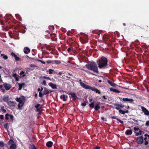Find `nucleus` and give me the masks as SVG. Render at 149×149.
I'll return each instance as SVG.
<instances>
[{"mask_svg": "<svg viewBox=\"0 0 149 149\" xmlns=\"http://www.w3.org/2000/svg\"><path fill=\"white\" fill-rule=\"evenodd\" d=\"M108 62L107 58L102 56L100 59L97 61V63L100 69H105L107 67Z\"/></svg>", "mask_w": 149, "mask_h": 149, "instance_id": "nucleus-1", "label": "nucleus"}, {"mask_svg": "<svg viewBox=\"0 0 149 149\" xmlns=\"http://www.w3.org/2000/svg\"><path fill=\"white\" fill-rule=\"evenodd\" d=\"M86 68L89 70L93 71L94 72L98 74V68L96 64L92 61L85 65Z\"/></svg>", "mask_w": 149, "mask_h": 149, "instance_id": "nucleus-2", "label": "nucleus"}, {"mask_svg": "<svg viewBox=\"0 0 149 149\" xmlns=\"http://www.w3.org/2000/svg\"><path fill=\"white\" fill-rule=\"evenodd\" d=\"M114 105L115 107V109L117 110H119L120 109H122L124 107V105L122 104H121L120 103V104H119L116 103L114 104Z\"/></svg>", "mask_w": 149, "mask_h": 149, "instance_id": "nucleus-3", "label": "nucleus"}, {"mask_svg": "<svg viewBox=\"0 0 149 149\" xmlns=\"http://www.w3.org/2000/svg\"><path fill=\"white\" fill-rule=\"evenodd\" d=\"M79 83L80 86L85 89L90 90L91 88V86L85 84L82 82H80Z\"/></svg>", "mask_w": 149, "mask_h": 149, "instance_id": "nucleus-4", "label": "nucleus"}, {"mask_svg": "<svg viewBox=\"0 0 149 149\" xmlns=\"http://www.w3.org/2000/svg\"><path fill=\"white\" fill-rule=\"evenodd\" d=\"M88 38L87 36L85 37H81L80 38V40L81 42L83 44H85L88 42Z\"/></svg>", "mask_w": 149, "mask_h": 149, "instance_id": "nucleus-5", "label": "nucleus"}, {"mask_svg": "<svg viewBox=\"0 0 149 149\" xmlns=\"http://www.w3.org/2000/svg\"><path fill=\"white\" fill-rule=\"evenodd\" d=\"M122 101H123L125 102H129V103H132L134 101V100L132 99H130L127 98H123L122 99Z\"/></svg>", "mask_w": 149, "mask_h": 149, "instance_id": "nucleus-6", "label": "nucleus"}, {"mask_svg": "<svg viewBox=\"0 0 149 149\" xmlns=\"http://www.w3.org/2000/svg\"><path fill=\"white\" fill-rule=\"evenodd\" d=\"M141 109L142 111L144 114L147 116L149 115V111L145 107H141Z\"/></svg>", "mask_w": 149, "mask_h": 149, "instance_id": "nucleus-7", "label": "nucleus"}, {"mask_svg": "<svg viewBox=\"0 0 149 149\" xmlns=\"http://www.w3.org/2000/svg\"><path fill=\"white\" fill-rule=\"evenodd\" d=\"M137 143L139 144H141L143 141V138L142 136H139L137 138Z\"/></svg>", "mask_w": 149, "mask_h": 149, "instance_id": "nucleus-8", "label": "nucleus"}, {"mask_svg": "<svg viewBox=\"0 0 149 149\" xmlns=\"http://www.w3.org/2000/svg\"><path fill=\"white\" fill-rule=\"evenodd\" d=\"M3 85L6 90L7 91L9 90L11 87V86L10 84H8L6 83H4Z\"/></svg>", "mask_w": 149, "mask_h": 149, "instance_id": "nucleus-9", "label": "nucleus"}, {"mask_svg": "<svg viewBox=\"0 0 149 149\" xmlns=\"http://www.w3.org/2000/svg\"><path fill=\"white\" fill-rule=\"evenodd\" d=\"M51 34L49 31L47 30L45 31V36L46 38H49L51 36Z\"/></svg>", "mask_w": 149, "mask_h": 149, "instance_id": "nucleus-10", "label": "nucleus"}, {"mask_svg": "<svg viewBox=\"0 0 149 149\" xmlns=\"http://www.w3.org/2000/svg\"><path fill=\"white\" fill-rule=\"evenodd\" d=\"M69 95H71L72 97L73 98V100H76L77 98L75 93H69Z\"/></svg>", "mask_w": 149, "mask_h": 149, "instance_id": "nucleus-11", "label": "nucleus"}, {"mask_svg": "<svg viewBox=\"0 0 149 149\" xmlns=\"http://www.w3.org/2000/svg\"><path fill=\"white\" fill-rule=\"evenodd\" d=\"M8 105L10 107H13L15 106V103L14 102L9 101L7 102Z\"/></svg>", "mask_w": 149, "mask_h": 149, "instance_id": "nucleus-12", "label": "nucleus"}, {"mask_svg": "<svg viewBox=\"0 0 149 149\" xmlns=\"http://www.w3.org/2000/svg\"><path fill=\"white\" fill-rule=\"evenodd\" d=\"M91 88L90 89V90H91L92 91H94L96 93H98L99 94H100L101 93L100 91L99 90L95 88V87L93 88L91 87Z\"/></svg>", "mask_w": 149, "mask_h": 149, "instance_id": "nucleus-13", "label": "nucleus"}, {"mask_svg": "<svg viewBox=\"0 0 149 149\" xmlns=\"http://www.w3.org/2000/svg\"><path fill=\"white\" fill-rule=\"evenodd\" d=\"M60 98L63 100L64 101H65L67 100V98L68 97V96L66 95V96L64 94L61 95L60 97Z\"/></svg>", "mask_w": 149, "mask_h": 149, "instance_id": "nucleus-14", "label": "nucleus"}, {"mask_svg": "<svg viewBox=\"0 0 149 149\" xmlns=\"http://www.w3.org/2000/svg\"><path fill=\"white\" fill-rule=\"evenodd\" d=\"M52 92V91H51L50 90H47L46 89V88H44V90L43 91V95H47V94H49L51 92Z\"/></svg>", "mask_w": 149, "mask_h": 149, "instance_id": "nucleus-15", "label": "nucleus"}, {"mask_svg": "<svg viewBox=\"0 0 149 149\" xmlns=\"http://www.w3.org/2000/svg\"><path fill=\"white\" fill-rule=\"evenodd\" d=\"M9 96L8 95H5L3 96V100L7 103L9 100Z\"/></svg>", "mask_w": 149, "mask_h": 149, "instance_id": "nucleus-16", "label": "nucleus"}, {"mask_svg": "<svg viewBox=\"0 0 149 149\" xmlns=\"http://www.w3.org/2000/svg\"><path fill=\"white\" fill-rule=\"evenodd\" d=\"M24 53L26 54H28L30 52V49L27 47L24 48Z\"/></svg>", "mask_w": 149, "mask_h": 149, "instance_id": "nucleus-17", "label": "nucleus"}, {"mask_svg": "<svg viewBox=\"0 0 149 149\" xmlns=\"http://www.w3.org/2000/svg\"><path fill=\"white\" fill-rule=\"evenodd\" d=\"M49 86L51 87L53 89L57 88L56 85L55 84H53V83L52 82L49 83Z\"/></svg>", "mask_w": 149, "mask_h": 149, "instance_id": "nucleus-18", "label": "nucleus"}, {"mask_svg": "<svg viewBox=\"0 0 149 149\" xmlns=\"http://www.w3.org/2000/svg\"><path fill=\"white\" fill-rule=\"evenodd\" d=\"M100 102H98L96 104V105L94 109L95 111H97L98 109H100Z\"/></svg>", "mask_w": 149, "mask_h": 149, "instance_id": "nucleus-19", "label": "nucleus"}, {"mask_svg": "<svg viewBox=\"0 0 149 149\" xmlns=\"http://www.w3.org/2000/svg\"><path fill=\"white\" fill-rule=\"evenodd\" d=\"M18 84L19 86V87L18 88V90H20L22 89V87L25 86V84L24 83H22L21 84H19V83H17Z\"/></svg>", "mask_w": 149, "mask_h": 149, "instance_id": "nucleus-20", "label": "nucleus"}, {"mask_svg": "<svg viewBox=\"0 0 149 149\" xmlns=\"http://www.w3.org/2000/svg\"><path fill=\"white\" fill-rule=\"evenodd\" d=\"M53 145V143L51 141H49L47 142L46 144V146L49 147L51 148L52 147Z\"/></svg>", "mask_w": 149, "mask_h": 149, "instance_id": "nucleus-21", "label": "nucleus"}, {"mask_svg": "<svg viewBox=\"0 0 149 149\" xmlns=\"http://www.w3.org/2000/svg\"><path fill=\"white\" fill-rule=\"evenodd\" d=\"M132 133V130H127L125 132V133L127 135H131Z\"/></svg>", "mask_w": 149, "mask_h": 149, "instance_id": "nucleus-22", "label": "nucleus"}, {"mask_svg": "<svg viewBox=\"0 0 149 149\" xmlns=\"http://www.w3.org/2000/svg\"><path fill=\"white\" fill-rule=\"evenodd\" d=\"M15 100L18 102H24L23 99L21 97H17L16 99Z\"/></svg>", "mask_w": 149, "mask_h": 149, "instance_id": "nucleus-23", "label": "nucleus"}, {"mask_svg": "<svg viewBox=\"0 0 149 149\" xmlns=\"http://www.w3.org/2000/svg\"><path fill=\"white\" fill-rule=\"evenodd\" d=\"M107 82L111 86L115 87L116 85V84L115 83L112 82L111 81L109 80H107Z\"/></svg>", "mask_w": 149, "mask_h": 149, "instance_id": "nucleus-24", "label": "nucleus"}, {"mask_svg": "<svg viewBox=\"0 0 149 149\" xmlns=\"http://www.w3.org/2000/svg\"><path fill=\"white\" fill-rule=\"evenodd\" d=\"M110 90L111 91H112L116 93H120V91L118 90L113 88H110Z\"/></svg>", "mask_w": 149, "mask_h": 149, "instance_id": "nucleus-25", "label": "nucleus"}, {"mask_svg": "<svg viewBox=\"0 0 149 149\" xmlns=\"http://www.w3.org/2000/svg\"><path fill=\"white\" fill-rule=\"evenodd\" d=\"M140 28L142 29L146 30L147 31L148 29V26L146 25H141V26L140 27Z\"/></svg>", "mask_w": 149, "mask_h": 149, "instance_id": "nucleus-26", "label": "nucleus"}, {"mask_svg": "<svg viewBox=\"0 0 149 149\" xmlns=\"http://www.w3.org/2000/svg\"><path fill=\"white\" fill-rule=\"evenodd\" d=\"M19 103L17 105V107L19 109H20L22 107L24 103V102H19Z\"/></svg>", "mask_w": 149, "mask_h": 149, "instance_id": "nucleus-27", "label": "nucleus"}, {"mask_svg": "<svg viewBox=\"0 0 149 149\" xmlns=\"http://www.w3.org/2000/svg\"><path fill=\"white\" fill-rule=\"evenodd\" d=\"M16 148V146L15 144H12L10 147V149H15Z\"/></svg>", "mask_w": 149, "mask_h": 149, "instance_id": "nucleus-28", "label": "nucleus"}, {"mask_svg": "<svg viewBox=\"0 0 149 149\" xmlns=\"http://www.w3.org/2000/svg\"><path fill=\"white\" fill-rule=\"evenodd\" d=\"M29 149H37L35 145L32 144L29 146Z\"/></svg>", "mask_w": 149, "mask_h": 149, "instance_id": "nucleus-29", "label": "nucleus"}, {"mask_svg": "<svg viewBox=\"0 0 149 149\" xmlns=\"http://www.w3.org/2000/svg\"><path fill=\"white\" fill-rule=\"evenodd\" d=\"M61 63V62L59 60H54L53 61V64H60Z\"/></svg>", "mask_w": 149, "mask_h": 149, "instance_id": "nucleus-30", "label": "nucleus"}, {"mask_svg": "<svg viewBox=\"0 0 149 149\" xmlns=\"http://www.w3.org/2000/svg\"><path fill=\"white\" fill-rule=\"evenodd\" d=\"M1 56L3 57V58L5 60H7L8 58V57L7 55H5L3 54H1Z\"/></svg>", "mask_w": 149, "mask_h": 149, "instance_id": "nucleus-31", "label": "nucleus"}, {"mask_svg": "<svg viewBox=\"0 0 149 149\" xmlns=\"http://www.w3.org/2000/svg\"><path fill=\"white\" fill-rule=\"evenodd\" d=\"M89 106L91 108H93L94 107V102H93L89 104Z\"/></svg>", "mask_w": 149, "mask_h": 149, "instance_id": "nucleus-32", "label": "nucleus"}, {"mask_svg": "<svg viewBox=\"0 0 149 149\" xmlns=\"http://www.w3.org/2000/svg\"><path fill=\"white\" fill-rule=\"evenodd\" d=\"M92 33L93 34H98L99 35L100 34V33L98 31H92Z\"/></svg>", "mask_w": 149, "mask_h": 149, "instance_id": "nucleus-33", "label": "nucleus"}, {"mask_svg": "<svg viewBox=\"0 0 149 149\" xmlns=\"http://www.w3.org/2000/svg\"><path fill=\"white\" fill-rule=\"evenodd\" d=\"M142 131L140 130L139 131V132L136 133V132H135L136 133V136H138L139 135H141V134Z\"/></svg>", "mask_w": 149, "mask_h": 149, "instance_id": "nucleus-34", "label": "nucleus"}, {"mask_svg": "<svg viewBox=\"0 0 149 149\" xmlns=\"http://www.w3.org/2000/svg\"><path fill=\"white\" fill-rule=\"evenodd\" d=\"M3 86L1 85H0V89L1 90V91L4 92L5 91V90L3 88Z\"/></svg>", "mask_w": 149, "mask_h": 149, "instance_id": "nucleus-35", "label": "nucleus"}, {"mask_svg": "<svg viewBox=\"0 0 149 149\" xmlns=\"http://www.w3.org/2000/svg\"><path fill=\"white\" fill-rule=\"evenodd\" d=\"M54 71V70L52 69H50L49 70V73L50 74H53V72Z\"/></svg>", "mask_w": 149, "mask_h": 149, "instance_id": "nucleus-36", "label": "nucleus"}, {"mask_svg": "<svg viewBox=\"0 0 149 149\" xmlns=\"http://www.w3.org/2000/svg\"><path fill=\"white\" fill-rule=\"evenodd\" d=\"M9 144L10 145H12L14 143V141L12 139H10L8 141Z\"/></svg>", "mask_w": 149, "mask_h": 149, "instance_id": "nucleus-37", "label": "nucleus"}, {"mask_svg": "<svg viewBox=\"0 0 149 149\" xmlns=\"http://www.w3.org/2000/svg\"><path fill=\"white\" fill-rule=\"evenodd\" d=\"M46 63L48 64L52 63L53 64V61L49 60L46 61Z\"/></svg>", "mask_w": 149, "mask_h": 149, "instance_id": "nucleus-38", "label": "nucleus"}, {"mask_svg": "<svg viewBox=\"0 0 149 149\" xmlns=\"http://www.w3.org/2000/svg\"><path fill=\"white\" fill-rule=\"evenodd\" d=\"M8 123H6L4 125V128L6 130H8Z\"/></svg>", "mask_w": 149, "mask_h": 149, "instance_id": "nucleus-39", "label": "nucleus"}, {"mask_svg": "<svg viewBox=\"0 0 149 149\" xmlns=\"http://www.w3.org/2000/svg\"><path fill=\"white\" fill-rule=\"evenodd\" d=\"M15 60L16 61H19V60H20L19 58V57L17 56L15 57Z\"/></svg>", "mask_w": 149, "mask_h": 149, "instance_id": "nucleus-40", "label": "nucleus"}, {"mask_svg": "<svg viewBox=\"0 0 149 149\" xmlns=\"http://www.w3.org/2000/svg\"><path fill=\"white\" fill-rule=\"evenodd\" d=\"M15 60L16 61H19V60H20L19 58V57L17 56L15 57Z\"/></svg>", "mask_w": 149, "mask_h": 149, "instance_id": "nucleus-41", "label": "nucleus"}, {"mask_svg": "<svg viewBox=\"0 0 149 149\" xmlns=\"http://www.w3.org/2000/svg\"><path fill=\"white\" fill-rule=\"evenodd\" d=\"M43 93H42L41 92H39V96L40 97H42L43 96Z\"/></svg>", "mask_w": 149, "mask_h": 149, "instance_id": "nucleus-42", "label": "nucleus"}, {"mask_svg": "<svg viewBox=\"0 0 149 149\" xmlns=\"http://www.w3.org/2000/svg\"><path fill=\"white\" fill-rule=\"evenodd\" d=\"M119 112L120 113H121L122 114H125L124 111H123L121 109H119Z\"/></svg>", "mask_w": 149, "mask_h": 149, "instance_id": "nucleus-43", "label": "nucleus"}, {"mask_svg": "<svg viewBox=\"0 0 149 149\" xmlns=\"http://www.w3.org/2000/svg\"><path fill=\"white\" fill-rule=\"evenodd\" d=\"M86 102H84L81 104V105L83 107H85L86 105Z\"/></svg>", "mask_w": 149, "mask_h": 149, "instance_id": "nucleus-44", "label": "nucleus"}, {"mask_svg": "<svg viewBox=\"0 0 149 149\" xmlns=\"http://www.w3.org/2000/svg\"><path fill=\"white\" fill-rule=\"evenodd\" d=\"M41 84L42 85H44L45 86H46L47 85L45 80L43 81L42 83H41Z\"/></svg>", "mask_w": 149, "mask_h": 149, "instance_id": "nucleus-45", "label": "nucleus"}, {"mask_svg": "<svg viewBox=\"0 0 149 149\" xmlns=\"http://www.w3.org/2000/svg\"><path fill=\"white\" fill-rule=\"evenodd\" d=\"M9 115L8 113H6L5 115V119L6 120H8L9 119L8 116Z\"/></svg>", "mask_w": 149, "mask_h": 149, "instance_id": "nucleus-46", "label": "nucleus"}, {"mask_svg": "<svg viewBox=\"0 0 149 149\" xmlns=\"http://www.w3.org/2000/svg\"><path fill=\"white\" fill-rule=\"evenodd\" d=\"M37 61L38 62H41V63H42V64H45V62L44 61L38 59L37 60Z\"/></svg>", "mask_w": 149, "mask_h": 149, "instance_id": "nucleus-47", "label": "nucleus"}, {"mask_svg": "<svg viewBox=\"0 0 149 149\" xmlns=\"http://www.w3.org/2000/svg\"><path fill=\"white\" fill-rule=\"evenodd\" d=\"M12 56H14V58L17 56V55L15 54L13 52H12L11 53V54H10Z\"/></svg>", "mask_w": 149, "mask_h": 149, "instance_id": "nucleus-48", "label": "nucleus"}, {"mask_svg": "<svg viewBox=\"0 0 149 149\" xmlns=\"http://www.w3.org/2000/svg\"><path fill=\"white\" fill-rule=\"evenodd\" d=\"M117 120L120 123H121L123 125L124 123L123 121L121 120L119 118H118V119H117Z\"/></svg>", "mask_w": 149, "mask_h": 149, "instance_id": "nucleus-49", "label": "nucleus"}, {"mask_svg": "<svg viewBox=\"0 0 149 149\" xmlns=\"http://www.w3.org/2000/svg\"><path fill=\"white\" fill-rule=\"evenodd\" d=\"M49 28L51 30H53L54 29V26H49Z\"/></svg>", "mask_w": 149, "mask_h": 149, "instance_id": "nucleus-50", "label": "nucleus"}, {"mask_svg": "<svg viewBox=\"0 0 149 149\" xmlns=\"http://www.w3.org/2000/svg\"><path fill=\"white\" fill-rule=\"evenodd\" d=\"M43 88L42 87H41V88H38V92H41L43 90Z\"/></svg>", "mask_w": 149, "mask_h": 149, "instance_id": "nucleus-51", "label": "nucleus"}, {"mask_svg": "<svg viewBox=\"0 0 149 149\" xmlns=\"http://www.w3.org/2000/svg\"><path fill=\"white\" fill-rule=\"evenodd\" d=\"M4 146V144L2 141H0V146L3 147Z\"/></svg>", "mask_w": 149, "mask_h": 149, "instance_id": "nucleus-52", "label": "nucleus"}, {"mask_svg": "<svg viewBox=\"0 0 149 149\" xmlns=\"http://www.w3.org/2000/svg\"><path fill=\"white\" fill-rule=\"evenodd\" d=\"M145 125L147 127L149 126V120L147 121L145 124Z\"/></svg>", "mask_w": 149, "mask_h": 149, "instance_id": "nucleus-53", "label": "nucleus"}, {"mask_svg": "<svg viewBox=\"0 0 149 149\" xmlns=\"http://www.w3.org/2000/svg\"><path fill=\"white\" fill-rule=\"evenodd\" d=\"M40 106V104H38L36 105L35 106V107L36 108H38Z\"/></svg>", "mask_w": 149, "mask_h": 149, "instance_id": "nucleus-54", "label": "nucleus"}, {"mask_svg": "<svg viewBox=\"0 0 149 149\" xmlns=\"http://www.w3.org/2000/svg\"><path fill=\"white\" fill-rule=\"evenodd\" d=\"M116 117H117L115 116H112L111 117V118L116 119L117 120V119H118V118H117Z\"/></svg>", "mask_w": 149, "mask_h": 149, "instance_id": "nucleus-55", "label": "nucleus"}, {"mask_svg": "<svg viewBox=\"0 0 149 149\" xmlns=\"http://www.w3.org/2000/svg\"><path fill=\"white\" fill-rule=\"evenodd\" d=\"M134 130L135 131H138L139 130V128L138 127H134Z\"/></svg>", "mask_w": 149, "mask_h": 149, "instance_id": "nucleus-56", "label": "nucleus"}, {"mask_svg": "<svg viewBox=\"0 0 149 149\" xmlns=\"http://www.w3.org/2000/svg\"><path fill=\"white\" fill-rule=\"evenodd\" d=\"M30 67H36V66L34 64H31L30 65Z\"/></svg>", "mask_w": 149, "mask_h": 149, "instance_id": "nucleus-57", "label": "nucleus"}, {"mask_svg": "<svg viewBox=\"0 0 149 149\" xmlns=\"http://www.w3.org/2000/svg\"><path fill=\"white\" fill-rule=\"evenodd\" d=\"M9 116H10V118L12 120H13V118H14V116L13 115H9Z\"/></svg>", "mask_w": 149, "mask_h": 149, "instance_id": "nucleus-58", "label": "nucleus"}, {"mask_svg": "<svg viewBox=\"0 0 149 149\" xmlns=\"http://www.w3.org/2000/svg\"><path fill=\"white\" fill-rule=\"evenodd\" d=\"M71 50V48H68L67 49V51L68 52H70Z\"/></svg>", "mask_w": 149, "mask_h": 149, "instance_id": "nucleus-59", "label": "nucleus"}, {"mask_svg": "<svg viewBox=\"0 0 149 149\" xmlns=\"http://www.w3.org/2000/svg\"><path fill=\"white\" fill-rule=\"evenodd\" d=\"M3 116L2 115H0V118L1 119H3Z\"/></svg>", "mask_w": 149, "mask_h": 149, "instance_id": "nucleus-60", "label": "nucleus"}, {"mask_svg": "<svg viewBox=\"0 0 149 149\" xmlns=\"http://www.w3.org/2000/svg\"><path fill=\"white\" fill-rule=\"evenodd\" d=\"M148 141H145V143H144L145 145L146 146L148 145Z\"/></svg>", "mask_w": 149, "mask_h": 149, "instance_id": "nucleus-61", "label": "nucleus"}, {"mask_svg": "<svg viewBox=\"0 0 149 149\" xmlns=\"http://www.w3.org/2000/svg\"><path fill=\"white\" fill-rule=\"evenodd\" d=\"M15 80H16V81H19V79L17 77L15 78Z\"/></svg>", "mask_w": 149, "mask_h": 149, "instance_id": "nucleus-62", "label": "nucleus"}, {"mask_svg": "<svg viewBox=\"0 0 149 149\" xmlns=\"http://www.w3.org/2000/svg\"><path fill=\"white\" fill-rule=\"evenodd\" d=\"M144 136L146 137L147 136L149 138V135H148L147 134H145Z\"/></svg>", "mask_w": 149, "mask_h": 149, "instance_id": "nucleus-63", "label": "nucleus"}, {"mask_svg": "<svg viewBox=\"0 0 149 149\" xmlns=\"http://www.w3.org/2000/svg\"><path fill=\"white\" fill-rule=\"evenodd\" d=\"M95 149H100V148L98 146H96L95 147Z\"/></svg>", "mask_w": 149, "mask_h": 149, "instance_id": "nucleus-64", "label": "nucleus"}]
</instances>
